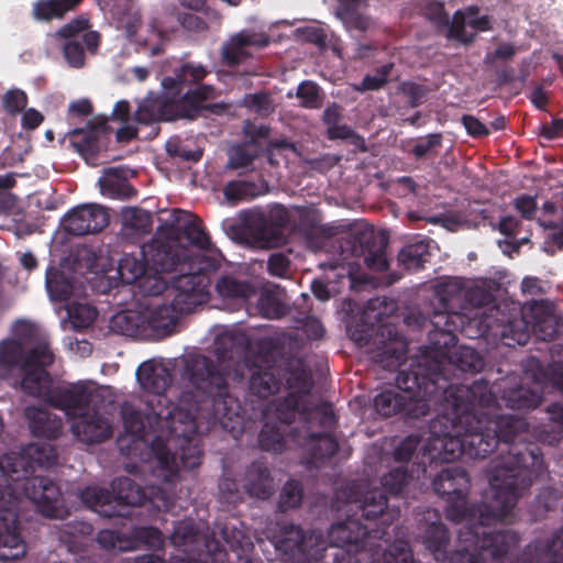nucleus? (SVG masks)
I'll return each mask as SVG.
<instances>
[{
  "instance_id": "obj_34",
  "label": "nucleus",
  "mask_w": 563,
  "mask_h": 563,
  "mask_svg": "<svg viewBox=\"0 0 563 563\" xmlns=\"http://www.w3.org/2000/svg\"><path fill=\"white\" fill-rule=\"evenodd\" d=\"M136 377L142 389L152 395L164 394L173 383L170 371L152 361L144 362L139 366Z\"/></svg>"
},
{
  "instance_id": "obj_26",
  "label": "nucleus",
  "mask_w": 563,
  "mask_h": 563,
  "mask_svg": "<svg viewBox=\"0 0 563 563\" xmlns=\"http://www.w3.org/2000/svg\"><path fill=\"white\" fill-rule=\"evenodd\" d=\"M519 542L510 553L505 554L503 563H563V527L551 539L531 542L521 556L512 562L510 559Z\"/></svg>"
},
{
  "instance_id": "obj_52",
  "label": "nucleus",
  "mask_w": 563,
  "mask_h": 563,
  "mask_svg": "<svg viewBox=\"0 0 563 563\" xmlns=\"http://www.w3.org/2000/svg\"><path fill=\"white\" fill-rule=\"evenodd\" d=\"M229 169L245 168L253 164L258 156V152L253 143H243L231 147L228 152Z\"/></svg>"
},
{
  "instance_id": "obj_33",
  "label": "nucleus",
  "mask_w": 563,
  "mask_h": 563,
  "mask_svg": "<svg viewBox=\"0 0 563 563\" xmlns=\"http://www.w3.org/2000/svg\"><path fill=\"white\" fill-rule=\"evenodd\" d=\"M243 489L250 497L261 500H266L273 495V477L264 463L255 461L247 466Z\"/></svg>"
},
{
  "instance_id": "obj_28",
  "label": "nucleus",
  "mask_w": 563,
  "mask_h": 563,
  "mask_svg": "<svg viewBox=\"0 0 563 563\" xmlns=\"http://www.w3.org/2000/svg\"><path fill=\"white\" fill-rule=\"evenodd\" d=\"M111 131L107 119H93L86 123L84 128L70 130V145L82 157H93L100 152V137Z\"/></svg>"
},
{
  "instance_id": "obj_46",
  "label": "nucleus",
  "mask_w": 563,
  "mask_h": 563,
  "mask_svg": "<svg viewBox=\"0 0 563 563\" xmlns=\"http://www.w3.org/2000/svg\"><path fill=\"white\" fill-rule=\"evenodd\" d=\"M301 413L309 424L322 428V432L331 433L338 424V416L329 402H322L312 409L302 407Z\"/></svg>"
},
{
  "instance_id": "obj_19",
  "label": "nucleus",
  "mask_w": 563,
  "mask_h": 563,
  "mask_svg": "<svg viewBox=\"0 0 563 563\" xmlns=\"http://www.w3.org/2000/svg\"><path fill=\"white\" fill-rule=\"evenodd\" d=\"M343 252H350L353 257H363L364 264L373 272L382 273L388 269L386 244L378 240L374 230L367 225H355L341 243Z\"/></svg>"
},
{
  "instance_id": "obj_37",
  "label": "nucleus",
  "mask_w": 563,
  "mask_h": 563,
  "mask_svg": "<svg viewBox=\"0 0 563 563\" xmlns=\"http://www.w3.org/2000/svg\"><path fill=\"white\" fill-rule=\"evenodd\" d=\"M433 241L429 238H422L415 242L408 243L401 247L398 253V263L406 271H420L424 268V264L430 262V245Z\"/></svg>"
},
{
  "instance_id": "obj_50",
  "label": "nucleus",
  "mask_w": 563,
  "mask_h": 563,
  "mask_svg": "<svg viewBox=\"0 0 563 563\" xmlns=\"http://www.w3.org/2000/svg\"><path fill=\"white\" fill-rule=\"evenodd\" d=\"M247 347L245 339L232 334H223L214 341V354L220 361H233L240 351H246Z\"/></svg>"
},
{
  "instance_id": "obj_51",
  "label": "nucleus",
  "mask_w": 563,
  "mask_h": 563,
  "mask_svg": "<svg viewBox=\"0 0 563 563\" xmlns=\"http://www.w3.org/2000/svg\"><path fill=\"white\" fill-rule=\"evenodd\" d=\"M303 499V487L297 479H289L283 486L278 497V509L286 512L300 507Z\"/></svg>"
},
{
  "instance_id": "obj_18",
  "label": "nucleus",
  "mask_w": 563,
  "mask_h": 563,
  "mask_svg": "<svg viewBox=\"0 0 563 563\" xmlns=\"http://www.w3.org/2000/svg\"><path fill=\"white\" fill-rule=\"evenodd\" d=\"M102 400L99 387L89 380H78L66 386H55L47 394L46 404L75 419L98 407Z\"/></svg>"
},
{
  "instance_id": "obj_60",
  "label": "nucleus",
  "mask_w": 563,
  "mask_h": 563,
  "mask_svg": "<svg viewBox=\"0 0 563 563\" xmlns=\"http://www.w3.org/2000/svg\"><path fill=\"white\" fill-rule=\"evenodd\" d=\"M442 145V135L440 133H432L426 137L419 139L412 146L411 154L416 159H423L438 154V148Z\"/></svg>"
},
{
  "instance_id": "obj_24",
  "label": "nucleus",
  "mask_w": 563,
  "mask_h": 563,
  "mask_svg": "<svg viewBox=\"0 0 563 563\" xmlns=\"http://www.w3.org/2000/svg\"><path fill=\"white\" fill-rule=\"evenodd\" d=\"M64 229L76 236L98 233L109 223L107 210L96 203L75 207L64 218Z\"/></svg>"
},
{
  "instance_id": "obj_42",
  "label": "nucleus",
  "mask_w": 563,
  "mask_h": 563,
  "mask_svg": "<svg viewBox=\"0 0 563 563\" xmlns=\"http://www.w3.org/2000/svg\"><path fill=\"white\" fill-rule=\"evenodd\" d=\"M45 284L53 301H66L73 295L74 286L71 280L55 266H49L46 269Z\"/></svg>"
},
{
  "instance_id": "obj_23",
  "label": "nucleus",
  "mask_w": 563,
  "mask_h": 563,
  "mask_svg": "<svg viewBox=\"0 0 563 563\" xmlns=\"http://www.w3.org/2000/svg\"><path fill=\"white\" fill-rule=\"evenodd\" d=\"M290 439L294 441V446L303 450L308 467H318V462L330 460L339 450L336 439L328 432L295 429L290 433Z\"/></svg>"
},
{
  "instance_id": "obj_41",
  "label": "nucleus",
  "mask_w": 563,
  "mask_h": 563,
  "mask_svg": "<svg viewBox=\"0 0 563 563\" xmlns=\"http://www.w3.org/2000/svg\"><path fill=\"white\" fill-rule=\"evenodd\" d=\"M82 0H40L33 4L32 14L37 21L60 19L74 10Z\"/></svg>"
},
{
  "instance_id": "obj_53",
  "label": "nucleus",
  "mask_w": 563,
  "mask_h": 563,
  "mask_svg": "<svg viewBox=\"0 0 563 563\" xmlns=\"http://www.w3.org/2000/svg\"><path fill=\"white\" fill-rule=\"evenodd\" d=\"M336 15L349 31L365 32L369 27V19L351 3L339 4Z\"/></svg>"
},
{
  "instance_id": "obj_13",
  "label": "nucleus",
  "mask_w": 563,
  "mask_h": 563,
  "mask_svg": "<svg viewBox=\"0 0 563 563\" xmlns=\"http://www.w3.org/2000/svg\"><path fill=\"white\" fill-rule=\"evenodd\" d=\"M461 548L450 552V532L441 521L431 522L427 526L422 541L426 549L433 555L434 560L441 563H503L505 554H508L516 547H487L484 550L479 543L464 542L457 534Z\"/></svg>"
},
{
  "instance_id": "obj_36",
  "label": "nucleus",
  "mask_w": 563,
  "mask_h": 563,
  "mask_svg": "<svg viewBox=\"0 0 563 563\" xmlns=\"http://www.w3.org/2000/svg\"><path fill=\"white\" fill-rule=\"evenodd\" d=\"M170 543L186 554L199 552L206 545L203 534L192 520H181L175 525Z\"/></svg>"
},
{
  "instance_id": "obj_58",
  "label": "nucleus",
  "mask_w": 563,
  "mask_h": 563,
  "mask_svg": "<svg viewBox=\"0 0 563 563\" xmlns=\"http://www.w3.org/2000/svg\"><path fill=\"white\" fill-rule=\"evenodd\" d=\"M296 96L300 99V106L306 109H319L322 106L320 88L313 81H302L297 88Z\"/></svg>"
},
{
  "instance_id": "obj_21",
  "label": "nucleus",
  "mask_w": 563,
  "mask_h": 563,
  "mask_svg": "<svg viewBox=\"0 0 563 563\" xmlns=\"http://www.w3.org/2000/svg\"><path fill=\"white\" fill-rule=\"evenodd\" d=\"M15 503L0 500V560L15 561L26 553V543L19 529V514Z\"/></svg>"
},
{
  "instance_id": "obj_38",
  "label": "nucleus",
  "mask_w": 563,
  "mask_h": 563,
  "mask_svg": "<svg viewBox=\"0 0 563 563\" xmlns=\"http://www.w3.org/2000/svg\"><path fill=\"white\" fill-rule=\"evenodd\" d=\"M287 430L285 427L266 421L258 434V443L263 451L272 453H282L287 448L294 445V441L290 439V433L295 430Z\"/></svg>"
},
{
  "instance_id": "obj_12",
  "label": "nucleus",
  "mask_w": 563,
  "mask_h": 563,
  "mask_svg": "<svg viewBox=\"0 0 563 563\" xmlns=\"http://www.w3.org/2000/svg\"><path fill=\"white\" fill-rule=\"evenodd\" d=\"M15 339L0 342V377L8 378L33 364L52 365L55 356L46 338L29 322H20Z\"/></svg>"
},
{
  "instance_id": "obj_35",
  "label": "nucleus",
  "mask_w": 563,
  "mask_h": 563,
  "mask_svg": "<svg viewBox=\"0 0 563 563\" xmlns=\"http://www.w3.org/2000/svg\"><path fill=\"white\" fill-rule=\"evenodd\" d=\"M51 365L33 364L23 368L20 373L21 390L32 397H41L46 402L47 394L53 389L52 377L47 371Z\"/></svg>"
},
{
  "instance_id": "obj_56",
  "label": "nucleus",
  "mask_w": 563,
  "mask_h": 563,
  "mask_svg": "<svg viewBox=\"0 0 563 563\" xmlns=\"http://www.w3.org/2000/svg\"><path fill=\"white\" fill-rule=\"evenodd\" d=\"M297 214L295 228L305 236H312L319 232V219L317 213L306 207H296Z\"/></svg>"
},
{
  "instance_id": "obj_11",
  "label": "nucleus",
  "mask_w": 563,
  "mask_h": 563,
  "mask_svg": "<svg viewBox=\"0 0 563 563\" xmlns=\"http://www.w3.org/2000/svg\"><path fill=\"white\" fill-rule=\"evenodd\" d=\"M450 415H440L429 423V432L421 445L417 459V464L422 466L426 472L427 464L450 463L462 455H466L465 441L463 435V423L460 422V416L453 412L452 407L445 402H440Z\"/></svg>"
},
{
  "instance_id": "obj_27",
  "label": "nucleus",
  "mask_w": 563,
  "mask_h": 563,
  "mask_svg": "<svg viewBox=\"0 0 563 563\" xmlns=\"http://www.w3.org/2000/svg\"><path fill=\"white\" fill-rule=\"evenodd\" d=\"M431 322L432 329L428 332L429 343L439 355H446L448 351L456 345L455 331L460 330L467 335V329L463 327V317L459 313H438Z\"/></svg>"
},
{
  "instance_id": "obj_40",
  "label": "nucleus",
  "mask_w": 563,
  "mask_h": 563,
  "mask_svg": "<svg viewBox=\"0 0 563 563\" xmlns=\"http://www.w3.org/2000/svg\"><path fill=\"white\" fill-rule=\"evenodd\" d=\"M101 192L110 198L129 199L136 195L135 188L123 176L121 169L110 167L106 169L104 176L99 179Z\"/></svg>"
},
{
  "instance_id": "obj_25",
  "label": "nucleus",
  "mask_w": 563,
  "mask_h": 563,
  "mask_svg": "<svg viewBox=\"0 0 563 563\" xmlns=\"http://www.w3.org/2000/svg\"><path fill=\"white\" fill-rule=\"evenodd\" d=\"M488 389L498 401L501 400L506 407L514 410H532L542 401V395L521 385L517 376L503 378L494 389L488 385Z\"/></svg>"
},
{
  "instance_id": "obj_48",
  "label": "nucleus",
  "mask_w": 563,
  "mask_h": 563,
  "mask_svg": "<svg viewBox=\"0 0 563 563\" xmlns=\"http://www.w3.org/2000/svg\"><path fill=\"white\" fill-rule=\"evenodd\" d=\"M24 450L33 474L37 466L49 467L57 463L58 454L51 443H31L24 446Z\"/></svg>"
},
{
  "instance_id": "obj_31",
  "label": "nucleus",
  "mask_w": 563,
  "mask_h": 563,
  "mask_svg": "<svg viewBox=\"0 0 563 563\" xmlns=\"http://www.w3.org/2000/svg\"><path fill=\"white\" fill-rule=\"evenodd\" d=\"M242 364L250 373L249 389L253 395L267 399L279 390L280 380L271 368L263 367L246 356L242 358Z\"/></svg>"
},
{
  "instance_id": "obj_43",
  "label": "nucleus",
  "mask_w": 563,
  "mask_h": 563,
  "mask_svg": "<svg viewBox=\"0 0 563 563\" xmlns=\"http://www.w3.org/2000/svg\"><path fill=\"white\" fill-rule=\"evenodd\" d=\"M144 316L134 310H124L115 313L110 320V329L118 334L137 336L144 324Z\"/></svg>"
},
{
  "instance_id": "obj_8",
  "label": "nucleus",
  "mask_w": 563,
  "mask_h": 563,
  "mask_svg": "<svg viewBox=\"0 0 563 563\" xmlns=\"http://www.w3.org/2000/svg\"><path fill=\"white\" fill-rule=\"evenodd\" d=\"M22 497L32 501L44 517L58 518L64 512L58 485L47 476L33 475L24 448L0 457V500L18 506Z\"/></svg>"
},
{
  "instance_id": "obj_5",
  "label": "nucleus",
  "mask_w": 563,
  "mask_h": 563,
  "mask_svg": "<svg viewBox=\"0 0 563 563\" xmlns=\"http://www.w3.org/2000/svg\"><path fill=\"white\" fill-rule=\"evenodd\" d=\"M498 399L493 408L485 409V419L488 429L496 434L497 444L503 445L498 459L492 461L489 470L508 466V475L505 476V484L510 482L515 493L520 498L545 470L543 454L539 445L527 441L529 423L522 417L515 415H496L499 408Z\"/></svg>"
},
{
  "instance_id": "obj_7",
  "label": "nucleus",
  "mask_w": 563,
  "mask_h": 563,
  "mask_svg": "<svg viewBox=\"0 0 563 563\" xmlns=\"http://www.w3.org/2000/svg\"><path fill=\"white\" fill-rule=\"evenodd\" d=\"M442 401L460 416L466 456L486 459L499 448L496 434L488 429V422L484 417V410L493 408L496 402L494 393L488 389V382L478 379L470 386L450 383Z\"/></svg>"
},
{
  "instance_id": "obj_4",
  "label": "nucleus",
  "mask_w": 563,
  "mask_h": 563,
  "mask_svg": "<svg viewBox=\"0 0 563 563\" xmlns=\"http://www.w3.org/2000/svg\"><path fill=\"white\" fill-rule=\"evenodd\" d=\"M400 391L386 389L374 398L375 410L383 417L404 413L408 418L426 417L442 402L450 385L442 362L423 357L412 360L408 369L396 376Z\"/></svg>"
},
{
  "instance_id": "obj_47",
  "label": "nucleus",
  "mask_w": 563,
  "mask_h": 563,
  "mask_svg": "<svg viewBox=\"0 0 563 563\" xmlns=\"http://www.w3.org/2000/svg\"><path fill=\"white\" fill-rule=\"evenodd\" d=\"M216 290L222 298L243 301L254 292L253 287L249 282L239 280L230 275L222 276L218 279Z\"/></svg>"
},
{
  "instance_id": "obj_1",
  "label": "nucleus",
  "mask_w": 563,
  "mask_h": 563,
  "mask_svg": "<svg viewBox=\"0 0 563 563\" xmlns=\"http://www.w3.org/2000/svg\"><path fill=\"white\" fill-rule=\"evenodd\" d=\"M181 376L192 389L183 390L177 405L165 394L151 395L146 399L147 417L168 431L166 443L156 438L152 444L159 467L167 472V482L176 478L180 468L194 470L200 465V421L209 426L219 423L234 438L243 431L242 402L232 391L225 372L212 358L202 354L189 355Z\"/></svg>"
},
{
  "instance_id": "obj_32",
  "label": "nucleus",
  "mask_w": 563,
  "mask_h": 563,
  "mask_svg": "<svg viewBox=\"0 0 563 563\" xmlns=\"http://www.w3.org/2000/svg\"><path fill=\"white\" fill-rule=\"evenodd\" d=\"M24 417L31 433L36 438L55 440L62 434L63 420L43 408L27 406L24 409Z\"/></svg>"
},
{
  "instance_id": "obj_49",
  "label": "nucleus",
  "mask_w": 563,
  "mask_h": 563,
  "mask_svg": "<svg viewBox=\"0 0 563 563\" xmlns=\"http://www.w3.org/2000/svg\"><path fill=\"white\" fill-rule=\"evenodd\" d=\"M165 272H155L152 267L147 269L145 275L141 278V280L136 284L139 290L144 296H159L166 292L167 298L173 300L172 289V280L168 282L163 277Z\"/></svg>"
},
{
  "instance_id": "obj_57",
  "label": "nucleus",
  "mask_w": 563,
  "mask_h": 563,
  "mask_svg": "<svg viewBox=\"0 0 563 563\" xmlns=\"http://www.w3.org/2000/svg\"><path fill=\"white\" fill-rule=\"evenodd\" d=\"M394 67L393 63H387L376 68L374 75H365L360 86L356 87L357 91H373L382 89L387 82L388 77Z\"/></svg>"
},
{
  "instance_id": "obj_54",
  "label": "nucleus",
  "mask_w": 563,
  "mask_h": 563,
  "mask_svg": "<svg viewBox=\"0 0 563 563\" xmlns=\"http://www.w3.org/2000/svg\"><path fill=\"white\" fill-rule=\"evenodd\" d=\"M452 357L456 366L463 372H479L484 366L481 354L470 346H459Z\"/></svg>"
},
{
  "instance_id": "obj_17",
  "label": "nucleus",
  "mask_w": 563,
  "mask_h": 563,
  "mask_svg": "<svg viewBox=\"0 0 563 563\" xmlns=\"http://www.w3.org/2000/svg\"><path fill=\"white\" fill-rule=\"evenodd\" d=\"M411 474L405 466L391 468L382 478V488H373L365 493L361 500L360 509L362 516L367 520L379 519L385 526H390L399 517L398 508L388 506L386 493L390 495L400 494L409 484Z\"/></svg>"
},
{
  "instance_id": "obj_30",
  "label": "nucleus",
  "mask_w": 563,
  "mask_h": 563,
  "mask_svg": "<svg viewBox=\"0 0 563 563\" xmlns=\"http://www.w3.org/2000/svg\"><path fill=\"white\" fill-rule=\"evenodd\" d=\"M71 431L80 442L87 444L102 443L112 435L111 427L99 413L98 407L75 418Z\"/></svg>"
},
{
  "instance_id": "obj_39",
  "label": "nucleus",
  "mask_w": 563,
  "mask_h": 563,
  "mask_svg": "<svg viewBox=\"0 0 563 563\" xmlns=\"http://www.w3.org/2000/svg\"><path fill=\"white\" fill-rule=\"evenodd\" d=\"M99 44V33L88 31L81 34L80 40L66 41L63 46V54L69 66L80 68L85 64V47L90 53H96Z\"/></svg>"
},
{
  "instance_id": "obj_20",
  "label": "nucleus",
  "mask_w": 563,
  "mask_h": 563,
  "mask_svg": "<svg viewBox=\"0 0 563 563\" xmlns=\"http://www.w3.org/2000/svg\"><path fill=\"white\" fill-rule=\"evenodd\" d=\"M500 308L496 305L483 312L478 321V333L494 332L499 334L508 346L525 345L530 339L529 321L522 316L509 314L499 318Z\"/></svg>"
},
{
  "instance_id": "obj_59",
  "label": "nucleus",
  "mask_w": 563,
  "mask_h": 563,
  "mask_svg": "<svg viewBox=\"0 0 563 563\" xmlns=\"http://www.w3.org/2000/svg\"><path fill=\"white\" fill-rule=\"evenodd\" d=\"M467 22L465 20V15L462 11H456L453 14V19L450 22L448 26V34L446 36L452 40H456L463 44H471L476 38V33H468L466 32Z\"/></svg>"
},
{
  "instance_id": "obj_29",
  "label": "nucleus",
  "mask_w": 563,
  "mask_h": 563,
  "mask_svg": "<svg viewBox=\"0 0 563 563\" xmlns=\"http://www.w3.org/2000/svg\"><path fill=\"white\" fill-rule=\"evenodd\" d=\"M271 43L266 34H256L250 31H241L232 35L221 48L222 63L229 67H234L250 57L247 47H266Z\"/></svg>"
},
{
  "instance_id": "obj_9",
  "label": "nucleus",
  "mask_w": 563,
  "mask_h": 563,
  "mask_svg": "<svg viewBox=\"0 0 563 563\" xmlns=\"http://www.w3.org/2000/svg\"><path fill=\"white\" fill-rule=\"evenodd\" d=\"M350 338L367 347L371 360L387 371L400 368L408 352L406 338L391 323H383L380 312L367 307L360 318L347 325Z\"/></svg>"
},
{
  "instance_id": "obj_64",
  "label": "nucleus",
  "mask_w": 563,
  "mask_h": 563,
  "mask_svg": "<svg viewBox=\"0 0 563 563\" xmlns=\"http://www.w3.org/2000/svg\"><path fill=\"white\" fill-rule=\"evenodd\" d=\"M69 317L75 328L85 329L95 322L98 311L90 305L80 303L69 310Z\"/></svg>"
},
{
  "instance_id": "obj_15",
  "label": "nucleus",
  "mask_w": 563,
  "mask_h": 563,
  "mask_svg": "<svg viewBox=\"0 0 563 563\" xmlns=\"http://www.w3.org/2000/svg\"><path fill=\"white\" fill-rule=\"evenodd\" d=\"M272 543L286 560L294 563L319 561L323 559V552H328L322 534L305 531L294 523L280 526L273 534Z\"/></svg>"
},
{
  "instance_id": "obj_22",
  "label": "nucleus",
  "mask_w": 563,
  "mask_h": 563,
  "mask_svg": "<svg viewBox=\"0 0 563 563\" xmlns=\"http://www.w3.org/2000/svg\"><path fill=\"white\" fill-rule=\"evenodd\" d=\"M161 229L164 233L168 234V238L175 239L177 243L185 239L198 250H210L211 241L208 233L201 227V220L190 212L174 209L169 220Z\"/></svg>"
},
{
  "instance_id": "obj_45",
  "label": "nucleus",
  "mask_w": 563,
  "mask_h": 563,
  "mask_svg": "<svg viewBox=\"0 0 563 563\" xmlns=\"http://www.w3.org/2000/svg\"><path fill=\"white\" fill-rule=\"evenodd\" d=\"M302 399L300 395L296 393H288L285 397L277 398L274 402V411L279 426L290 430V423H292L298 415Z\"/></svg>"
},
{
  "instance_id": "obj_63",
  "label": "nucleus",
  "mask_w": 563,
  "mask_h": 563,
  "mask_svg": "<svg viewBox=\"0 0 563 563\" xmlns=\"http://www.w3.org/2000/svg\"><path fill=\"white\" fill-rule=\"evenodd\" d=\"M93 527L84 520H71L66 522L60 529V540L75 543L78 537H88L92 534Z\"/></svg>"
},
{
  "instance_id": "obj_10",
  "label": "nucleus",
  "mask_w": 563,
  "mask_h": 563,
  "mask_svg": "<svg viewBox=\"0 0 563 563\" xmlns=\"http://www.w3.org/2000/svg\"><path fill=\"white\" fill-rule=\"evenodd\" d=\"M361 501L356 505L358 512L347 516L345 520L335 522L329 529V540L333 552L324 556H332L333 563H354L355 555L367 547L376 545L372 540H380L387 534V528L379 519L367 520L362 516Z\"/></svg>"
},
{
  "instance_id": "obj_44",
  "label": "nucleus",
  "mask_w": 563,
  "mask_h": 563,
  "mask_svg": "<svg viewBox=\"0 0 563 563\" xmlns=\"http://www.w3.org/2000/svg\"><path fill=\"white\" fill-rule=\"evenodd\" d=\"M151 267L142 254H124L119 261L118 273L121 280L125 284H137Z\"/></svg>"
},
{
  "instance_id": "obj_14",
  "label": "nucleus",
  "mask_w": 563,
  "mask_h": 563,
  "mask_svg": "<svg viewBox=\"0 0 563 563\" xmlns=\"http://www.w3.org/2000/svg\"><path fill=\"white\" fill-rule=\"evenodd\" d=\"M112 493L106 488L86 487L80 493L82 503L103 518L125 516L118 506H142L157 487H148V492L128 476L115 478L111 484Z\"/></svg>"
},
{
  "instance_id": "obj_16",
  "label": "nucleus",
  "mask_w": 563,
  "mask_h": 563,
  "mask_svg": "<svg viewBox=\"0 0 563 563\" xmlns=\"http://www.w3.org/2000/svg\"><path fill=\"white\" fill-rule=\"evenodd\" d=\"M292 217L282 205L273 206L268 212L261 209L246 210L242 213L245 232L261 247L273 249L285 243V229L291 223Z\"/></svg>"
},
{
  "instance_id": "obj_62",
  "label": "nucleus",
  "mask_w": 563,
  "mask_h": 563,
  "mask_svg": "<svg viewBox=\"0 0 563 563\" xmlns=\"http://www.w3.org/2000/svg\"><path fill=\"white\" fill-rule=\"evenodd\" d=\"M217 563H261L257 560H253L242 544L241 540H238L236 545L230 544L229 551H219L216 554Z\"/></svg>"
},
{
  "instance_id": "obj_2",
  "label": "nucleus",
  "mask_w": 563,
  "mask_h": 563,
  "mask_svg": "<svg viewBox=\"0 0 563 563\" xmlns=\"http://www.w3.org/2000/svg\"><path fill=\"white\" fill-rule=\"evenodd\" d=\"M509 467L489 470V489L483 500L467 504L470 476L459 466L443 468L433 479L434 493L448 501L446 518L450 521L463 522L460 538L464 542L479 543L484 550L487 547H516L519 534L510 529L495 530L490 525L506 518L516 506L519 497L510 482H505Z\"/></svg>"
},
{
  "instance_id": "obj_6",
  "label": "nucleus",
  "mask_w": 563,
  "mask_h": 563,
  "mask_svg": "<svg viewBox=\"0 0 563 563\" xmlns=\"http://www.w3.org/2000/svg\"><path fill=\"white\" fill-rule=\"evenodd\" d=\"M207 74L208 70L202 65L191 63L181 65L174 76H167L162 80L163 88L173 97L145 99L135 112L136 122L152 124L177 119L194 120L200 115L202 110L219 114L224 106L221 103H205L214 97L212 86L199 85L187 90L180 98L175 99L186 86L200 82Z\"/></svg>"
},
{
  "instance_id": "obj_61",
  "label": "nucleus",
  "mask_w": 563,
  "mask_h": 563,
  "mask_svg": "<svg viewBox=\"0 0 563 563\" xmlns=\"http://www.w3.org/2000/svg\"><path fill=\"white\" fill-rule=\"evenodd\" d=\"M421 441V437L415 433L404 438L394 449V460L399 463L409 462L417 452Z\"/></svg>"
},
{
  "instance_id": "obj_55",
  "label": "nucleus",
  "mask_w": 563,
  "mask_h": 563,
  "mask_svg": "<svg viewBox=\"0 0 563 563\" xmlns=\"http://www.w3.org/2000/svg\"><path fill=\"white\" fill-rule=\"evenodd\" d=\"M123 223L126 229L134 231L136 234L150 233L152 229L151 214L140 208L126 210L123 214Z\"/></svg>"
},
{
  "instance_id": "obj_3",
  "label": "nucleus",
  "mask_w": 563,
  "mask_h": 563,
  "mask_svg": "<svg viewBox=\"0 0 563 563\" xmlns=\"http://www.w3.org/2000/svg\"><path fill=\"white\" fill-rule=\"evenodd\" d=\"M142 245L141 254L155 272H177L172 277L173 300L169 306H159L152 316V328L162 336L174 333L178 317L190 313L197 306L208 301L211 284L209 272L216 266L209 258L194 254L173 238L164 233Z\"/></svg>"
}]
</instances>
